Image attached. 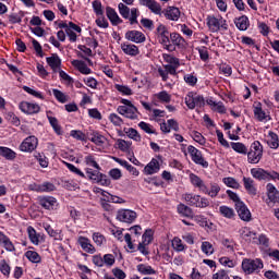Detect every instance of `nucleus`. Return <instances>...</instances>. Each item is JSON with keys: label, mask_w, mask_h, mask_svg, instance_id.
Masks as SVG:
<instances>
[{"label": "nucleus", "mask_w": 279, "mask_h": 279, "mask_svg": "<svg viewBox=\"0 0 279 279\" xmlns=\"http://www.w3.org/2000/svg\"><path fill=\"white\" fill-rule=\"evenodd\" d=\"M157 37L159 40V44L162 45L163 49L167 51L173 52L175 51V46L171 45V33H169V29L167 26L160 24L157 29Z\"/></svg>", "instance_id": "nucleus-1"}, {"label": "nucleus", "mask_w": 279, "mask_h": 279, "mask_svg": "<svg viewBox=\"0 0 279 279\" xmlns=\"http://www.w3.org/2000/svg\"><path fill=\"white\" fill-rule=\"evenodd\" d=\"M86 175L90 182L94 184H101V186H110V179H108V175L100 172L99 169L93 170L90 168H86Z\"/></svg>", "instance_id": "nucleus-2"}, {"label": "nucleus", "mask_w": 279, "mask_h": 279, "mask_svg": "<svg viewBox=\"0 0 279 279\" xmlns=\"http://www.w3.org/2000/svg\"><path fill=\"white\" fill-rule=\"evenodd\" d=\"M247 154V162L250 165H258L263 158V144L260 142L255 141L250 148Z\"/></svg>", "instance_id": "nucleus-3"}, {"label": "nucleus", "mask_w": 279, "mask_h": 279, "mask_svg": "<svg viewBox=\"0 0 279 279\" xmlns=\"http://www.w3.org/2000/svg\"><path fill=\"white\" fill-rule=\"evenodd\" d=\"M119 12L123 19H129L131 25H135L138 23V9L133 8L131 9V16H130V9L123 2L118 4Z\"/></svg>", "instance_id": "nucleus-4"}, {"label": "nucleus", "mask_w": 279, "mask_h": 279, "mask_svg": "<svg viewBox=\"0 0 279 279\" xmlns=\"http://www.w3.org/2000/svg\"><path fill=\"white\" fill-rule=\"evenodd\" d=\"M185 105L190 110H195V108H204V106H206V100L204 99V96L194 95L193 92H190L185 96Z\"/></svg>", "instance_id": "nucleus-5"}, {"label": "nucleus", "mask_w": 279, "mask_h": 279, "mask_svg": "<svg viewBox=\"0 0 279 279\" xmlns=\"http://www.w3.org/2000/svg\"><path fill=\"white\" fill-rule=\"evenodd\" d=\"M263 260L260 259H250L245 258L242 262V269L244 274H254L255 271L258 272L260 269H263Z\"/></svg>", "instance_id": "nucleus-6"}, {"label": "nucleus", "mask_w": 279, "mask_h": 279, "mask_svg": "<svg viewBox=\"0 0 279 279\" xmlns=\"http://www.w3.org/2000/svg\"><path fill=\"white\" fill-rule=\"evenodd\" d=\"M185 202H187L190 206H195L196 208H208V206H210V201L199 195L186 194Z\"/></svg>", "instance_id": "nucleus-7"}, {"label": "nucleus", "mask_w": 279, "mask_h": 279, "mask_svg": "<svg viewBox=\"0 0 279 279\" xmlns=\"http://www.w3.org/2000/svg\"><path fill=\"white\" fill-rule=\"evenodd\" d=\"M136 217V211L132 209H120L117 214L118 221H122V223H134Z\"/></svg>", "instance_id": "nucleus-8"}, {"label": "nucleus", "mask_w": 279, "mask_h": 279, "mask_svg": "<svg viewBox=\"0 0 279 279\" xmlns=\"http://www.w3.org/2000/svg\"><path fill=\"white\" fill-rule=\"evenodd\" d=\"M207 25L210 32H219V29H228V23L222 17L217 19L215 16L207 17Z\"/></svg>", "instance_id": "nucleus-9"}, {"label": "nucleus", "mask_w": 279, "mask_h": 279, "mask_svg": "<svg viewBox=\"0 0 279 279\" xmlns=\"http://www.w3.org/2000/svg\"><path fill=\"white\" fill-rule=\"evenodd\" d=\"M187 151L192 156L193 162H195L196 165H201L202 167H208V161L204 160V157H202V151L195 148V146L190 145L187 147Z\"/></svg>", "instance_id": "nucleus-10"}, {"label": "nucleus", "mask_w": 279, "mask_h": 279, "mask_svg": "<svg viewBox=\"0 0 279 279\" xmlns=\"http://www.w3.org/2000/svg\"><path fill=\"white\" fill-rule=\"evenodd\" d=\"M117 112H119V114H122V117H125L126 119H138V116L136 114V112H138V109H136V107L134 106H119Z\"/></svg>", "instance_id": "nucleus-11"}, {"label": "nucleus", "mask_w": 279, "mask_h": 279, "mask_svg": "<svg viewBox=\"0 0 279 279\" xmlns=\"http://www.w3.org/2000/svg\"><path fill=\"white\" fill-rule=\"evenodd\" d=\"M36 147H38V138L36 136H28L21 144L20 149L21 151H34Z\"/></svg>", "instance_id": "nucleus-12"}, {"label": "nucleus", "mask_w": 279, "mask_h": 279, "mask_svg": "<svg viewBox=\"0 0 279 279\" xmlns=\"http://www.w3.org/2000/svg\"><path fill=\"white\" fill-rule=\"evenodd\" d=\"M235 209L242 221H252V213H250V209L247 206H245V203L235 204Z\"/></svg>", "instance_id": "nucleus-13"}, {"label": "nucleus", "mask_w": 279, "mask_h": 279, "mask_svg": "<svg viewBox=\"0 0 279 279\" xmlns=\"http://www.w3.org/2000/svg\"><path fill=\"white\" fill-rule=\"evenodd\" d=\"M20 110H22V112L25 114H38V112H40V106L37 104L23 101L20 104Z\"/></svg>", "instance_id": "nucleus-14"}, {"label": "nucleus", "mask_w": 279, "mask_h": 279, "mask_svg": "<svg viewBox=\"0 0 279 279\" xmlns=\"http://www.w3.org/2000/svg\"><path fill=\"white\" fill-rule=\"evenodd\" d=\"M37 199L40 206L46 210H53V206H56L58 202L53 196H39Z\"/></svg>", "instance_id": "nucleus-15"}, {"label": "nucleus", "mask_w": 279, "mask_h": 279, "mask_svg": "<svg viewBox=\"0 0 279 279\" xmlns=\"http://www.w3.org/2000/svg\"><path fill=\"white\" fill-rule=\"evenodd\" d=\"M126 40H131V43H145V34L138 31H128L125 33Z\"/></svg>", "instance_id": "nucleus-16"}, {"label": "nucleus", "mask_w": 279, "mask_h": 279, "mask_svg": "<svg viewBox=\"0 0 279 279\" xmlns=\"http://www.w3.org/2000/svg\"><path fill=\"white\" fill-rule=\"evenodd\" d=\"M142 5H146V8L154 12V14H160L162 12V8L156 0H140Z\"/></svg>", "instance_id": "nucleus-17"}, {"label": "nucleus", "mask_w": 279, "mask_h": 279, "mask_svg": "<svg viewBox=\"0 0 279 279\" xmlns=\"http://www.w3.org/2000/svg\"><path fill=\"white\" fill-rule=\"evenodd\" d=\"M160 171V162L157 159H151V161L144 168V173L146 175H154Z\"/></svg>", "instance_id": "nucleus-18"}, {"label": "nucleus", "mask_w": 279, "mask_h": 279, "mask_svg": "<svg viewBox=\"0 0 279 279\" xmlns=\"http://www.w3.org/2000/svg\"><path fill=\"white\" fill-rule=\"evenodd\" d=\"M266 189H267V196L269 202H271L272 204H276V202H279V192L276 189V186L271 183H268Z\"/></svg>", "instance_id": "nucleus-19"}, {"label": "nucleus", "mask_w": 279, "mask_h": 279, "mask_svg": "<svg viewBox=\"0 0 279 279\" xmlns=\"http://www.w3.org/2000/svg\"><path fill=\"white\" fill-rule=\"evenodd\" d=\"M78 245H81L82 250L87 252V254H95V246L90 244V240H88V238L80 236Z\"/></svg>", "instance_id": "nucleus-20"}, {"label": "nucleus", "mask_w": 279, "mask_h": 279, "mask_svg": "<svg viewBox=\"0 0 279 279\" xmlns=\"http://www.w3.org/2000/svg\"><path fill=\"white\" fill-rule=\"evenodd\" d=\"M106 10H107V17L109 19L112 25H121V23H123V20L119 17V14H117V11H114V9L107 7Z\"/></svg>", "instance_id": "nucleus-21"}, {"label": "nucleus", "mask_w": 279, "mask_h": 279, "mask_svg": "<svg viewBox=\"0 0 279 279\" xmlns=\"http://www.w3.org/2000/svg\"><path fill=\"white\" fill-rule=\"evenodd\" d=\"M46 62L52 69V71H58L62 64V60L56 53L51 57H47Z\"/></svg>", "instance_id": "nucleus-22"}, {"label": "nucleus", "mask_w": 279, "mask_h": 279, "mask_svg": "<svg viewBox=\"0 0 279 279\" xmlns=\"http://www.w3.org/2000/svg\"><path fill=\"white\" fill-rule=\"evenodd\" d=\"M251 174L256 180H269V172L263 168H253L251 169Z\"/></svg>", "instance_id": "nucleus-23"}, {"label": "nucleus", "mask_w": 279, "mask_h": 279, "mask_svg": "<svg viewBox=\"0 0 279 279\" xmlns=\"http://www.w3.org/2000/svg\"><path fill=\"white\" fill-rule=\"evenodd\" d=\"M72 64L82 73L83 75H90V68L86 65V62L80 60H73Z\"/></svg>", "instance_id": "nucleus-24"}, {"label": "nucleus", "mask_w": 279, "mask_h": 279, "mask_svg": "<svg viewBox=\"0 0 279 279\" xmlns=\"http://www.w3.org/2000/svg\"><path fill=\"white\" fill-rule=\"evenodd\" d=\"M121 49L124 53H126V56H138L140 53L138 47L132 44H122Z\"/></svg>", "instance_id": "nucleus-25"}, {"label": "nucleus", "mask_w": 279, "mask_h": 279, "mask_svg": "<svg viewBox=\"0 0 279 279\" xmlns=\"http://www.w3.org/2000/svg\"><path fill=\"white\" fill-rule=\"evenodd\" d=\"M113 160L118 162V165H121V167H124V169L129 170V172L132 173V175H138V170H136L134 166L129 165L128 161L120 159L118 157H113Z\"/></svg>", "instance_id": "nucleus-26"}, {"label": "nucleus", "mask_w": 279, "mask_h": 279, "mask_svg": "<svg viewBox=\"0 0 279 279\" xmlns=\"http://www.w3.org/2000/svg\"><path fill=\"white\" fill-rule=\"evenodd\" d=\"M165 16L168 21H178L180 19V9L172 7L166 11Z\"/></svg>", "instance_id": "nucleus-27"}, {"label": "nucleus", "mask_w": 279, "mask_h": 279, "mask_svg": "<svg viewBox=\"0 0 279 279\" xmlns=\"http://www.w3.org/2000/svg\"><path fill=\"white\" fill-rule=\"evenodd\" d=\"M235 25L240 32H245L250 27V20L247 16L243 15L235 20Z\"/></svg>", "instance_id": "nucleus-28"}, {"label": "nucleus", "mask_w": 279, "mask_h": 279, "mask_svg": "<svg viewBox=\"0 0 279 279\" xmlns=\"http://www.w3.org/2000/svg\"><path fill=\"white\" fill-rule=\"evenodd\" d=\"M0 156L7 160H14V158H16V153H14V150L11 148L0 146Z\"/></svg>", "instance_id": "nucleus-29"}, {"label": "nucleus", "mask_w": 279, "mask_h": 279, "mask_svg": "<svg viewBox=\"0 0 279 279\" xmlns=\"http://www.w3.org/2000/svg\"><path fill=\"white\" fill-rule=\"evenodd\" d=\"M178 213L182 215V217H187L192 219L193 217V209L184 204L178 205Z\"/></svg>", "instance_id": "nucleus-30"}, {"label": "nucleus", "mask_w": 279, "mask_h": 279, "mask_svg": "<svg viewBox=\"0 0 279 279\" xmlns=\"http://www.w3.org/2000/svg\"><path fill=\"white\" fill-rule=\"evenodd\" d=\"M27 232H28V239L33 243V245H38L40 243V240H39L38 233H36V229L29 226L27 228Z\"/></svg>", "instance_id": "nucleus-31"}, {"label": "nucleus", "mask_w": 279, "mask_h": 279, "mask_svg": "<svg viewBox=\"0 0 279 279\" xmlns=\"http://www.w3.org/2000/svg\"><path fill=\"white\" fill-rule=\"evenodd\" d=\"M243 182H244V189H246V191L251 193V195H256V187H254V180H252L251 178L244 177Z\"/></svg>", "instance_id": "nucleus-32"}, {"label": "nucleus", "mask_w": 279, "mask_h": 279, "mask_svg": "<svg viewBox=\"0 0 279 279\" xmlns=\"http://www.w3.org/2000/svg\"><path fill=\"white\" fill-rule=\"evenodd\" d=\"M90 136H92L90 142L95 143V145H104V143H106V136L99 134V132L97 131H94L90 134Z\"/></svg>", "instance_id": "nucleus-33"}, {"label": "nucleus", "mask_w": 279, "mask_h": 279, "mask_svg": "<svg viewBox=\"0 0 279 279\" xmlns=\"http://www.w3.org/2000/svg\"><path fill=\"white\" fill-rule=\"evenodd\" d=\"M137 271H140V274H143V276H154V274H156V270H154L151 266H146L145 264H140L137 266Z\"/></svg>", "instance_id": "nucleus-34"}, {"label": "nucleus", "mask_w": 279, "mask_h": 279, "mask_svg": "<svg viewBox=\"0 0 279 279\" xmlns=\"http://www.w3.org/2000/svg\"><path fill=\"white\" fill-rule=\"evenodd\" d=\"M170 43L173 45V47H180L184 45V39L180 36L178 33H171L170 34Z\"/></svg>", "instance_id": "nucleus-35"}, {"label": "nucleus", "mask_w": 279, "mask_h": 279, "mask_svg": "<svg viewBox=\"0 0 279 279\" xmlns=\"http://www.w3.org/2000/svg\"><path fill=\"white\" fill-rule=\"evenodd\" d=\"M268 136L270 137V140H268V145L271 149H278L279 147V140H278V134L274 133V132H269Z\"/></svg>", "instance_id": "nucleus-36"}, {"label": "nucleus", "mask_w": 279, "mask_h": 279, "mask_svg": "<svg viewBox=\"0 0 279 279\" xmlns=\"http://www.w3.org/2000/svg\"><path fill=\"white\" fill-rule=\"evenodd\" d=\"M231 147L238 154H243L244 156L247 154V147L245 146V144L241 142H238V143L232 142Z\"/></svg>", "instance_id": "nucleus-37"}, {"label": "nucleus", "mask_w": 279, "mask_h": 279, "mask_svg": "<svg viewBox=\"0 0 279 279\" xmlns=\"http://www.w3.org/2000/svg\"><path fill=\"white\" fill-rule=\"evenodd\" d=\"M49 123L51 128L54 130L56 134L60 136L62 134V128H60V124H58V119L51 116H48Z\"/></svg>", "instance_id": "nucleus-38"}, {"label": "nucleus", "mask_w": 279, "mask_h": 279, "mask_svg": "<svg viewBox=\"0 0 279 279\" xmlns=\"http://www.w3.org/2000/svg\"><path fill=\"white\" fill-rule=\"evenodd\" d=\"M219 210L220 215H222V217H226L227 219H232V217H234V209L228 206H220Z\"/></svg>", "instance_id": "nucleus-39"}, {"label": "nucleus", "mask_w": 279, "mask_h": 279, "mask_svg": "<svg viewBox=\"0 0 279 279\" xmlns=\"http://www.w3.org/2000/svg\"><path fill=\"white\" fill-rule=\"evenodd\" d=\"M85 165L87 167H94V169H98V171H101V167L99 163H97V160H95V157L93 155H88L85 157Z\"/></svg>", "instance_id": "nucleus-40"}, {"label": "nucleus", "mask_w": 279, "mask_h": 279, "mask_svg": "<svg viewBox=\"0 0 279 279\" xmlns=\"http://www.w3.org/2000/svg\"><path fill=\"white\" fill-rule=\"evenodd\" d=\"M254 114H255V118L258 119L259 121H265V119H271L269 116H267V113H265L262 107H255Z\"/></svg>", "instance_id": "nucleus-41"}, {"label": "nucleus", "mask_w": 279, "mask_h": 279, "mask_svg": "<svg viewBox=\"0 0 279 279\" xmlns=\"http://www.w3.org/2000/svg\"><path fill=\"white\" fill-rule=\"evenodd\" d=\"M242 239L247 243H252V241H256V232L246 229L242 232Z\"/></svg>", "instance_id": "nucleus-42"}, {"label": "nucleus", "mask_w": 279, "mask_h": 279, "mask_svg": "<svg viewBox=\"0 0 279 279\" xmlns=\"http://www.w3.org/2000/svg\"><path fill=\"white\" fill-rule=\"evenodd\" d=\"M125 134L129 136V138H132L133 141H136V143H141V134H138V131L136 129H129Z\"/></svg>", "instance_id": "nucleus-43"}, {"label": "nucleus", "mask_w": 279, "mask_h": 279, "mask_svg": "<svg viewBox=\"0 0 279 279\" xmlns=\"http://www.w3.org/2000/svg\"><path fill=\"white\" fill-rule=\"evenodd\" d=\"M52 93L56 99L60 101V104H66V101H69V98L66 97V95L60 92V89H52Z\"/></svg>", "instance_id": "nucleus-44"}, {"label": "nucleus", "mask_w": 279, "mask_h": 279, "mask_svg": "<svg viewBox=\"0 0 279 279\" xmlns=\"http://www.w3.org/2000/svg\"><path fill=\"white\" fill-rule=\"evenodd\" d=\"M25 256L28 258V260H31V263H40V255H38L35 251H27Z\"/></svg>", "instance_id": "nucleus-45"}, {"label": "nucleus", "mask_w": 279, "mask_h": 279, "mask_svg": "<svg viewBox=\"0 0 279 279\" xmlns=\"http://www.w3.org/2000/svg\"><path fill=\"white\" fill-rule=\"evenodd\" d=\"M154 236V231L151 229H147L144 234L142 235V243H145L146 245H149L151 243Z\"/></svg>", "instance_id": "nucleus-46"}, {"label": "nucleus", "mask_w": 279, "mask_h": 279, "mask_svg": "<svg viewBox=\"0 0 279 279\" xmlns=\"http://www.w3.org/2000/svg\"><path fill=\"white\" fill-rule=\"evenodd\" d=\"M70 136H72V138H75L76 141H86V134H84V132L80 130H72Z\"/></svg>", "instance_id": "nucleus-47"}, {"label": "nucleus", "mask_w": 279, "mask_h": 279, "mask_svg": "<svg viewBox=\"0 0 279 279\" xmlns=\"http://www.w3.org/2000/svg\"><path fill=\"white\" fill-rule=\"evenodd\" d=\"M172 247L175 250V252H184V244L180 238H174L172 240Z\"/></svg>", "instance_id": "nucleus-48"}, {"label": "nucleus", "mask_w": 279, "mask_h": 279, "mask_svg": "<svg viewBox=\"0 0 279 279\" xmlns=\"http://www.w3.org/2000/svg\"><path fill=\"white\" fill-rule=\"evenodd\" d=\"M202 252L206 254L207 256L215 253V248L213 247V244L210 242H203L202 243Z\"/></svg>", "instance_id": "nucleus-49"}, {"label": "nucleus", "mask_w": 279, "mask_h": 279, "mask_svg": "<svg viewBox=\"0 0 279 279\" xmlns=\"http://www.w3.org/2000/svg\"><path fill=\"white\" fill-rule=\"evenodd\" d=\"M109 120L113 125L118 128H120V125H123V119H121V117H119L117 113H111L109 116Z\"/></svg>", "instance_id": "nucleus-50"}, {"label": "nucleus", "mask_w": 279, "mask_h": 279, "mask_svg": "<svg viewBox=\"0 0 279 279\" xmlns=\"http://www.w3.org/2000/svg\"><path fill=\"white\" fill-rule=\"evenodd\" d=\"M65 167H68V169L70 171H72V173L80 175V178H86V174H84V172H82V170L77 169V167H75L73 163L65 162Z\"/></svg>", "instance_id": "nucleus-51"}, {"label": "nucleus", "mask_w": 279, "mask_h": 279, "mask_svg": "<svg viewBox=\"0 0 279 279\" xmlns=\"http://www.w3.org/2000/svg\"><path fill=\"white\" fill-rule=\"evenodd\" d=\"M157 99H159V101H163L165 104H169L171 101V95L163 90L157 94Z\"/></svg>", "instance_id": "nucleus-52"}, {"label": "nucleus", "mask_w": 279, "mask_h": 279, "mask_svg": "<svg viewBox=\"0 0 279 279\" xmlns=\"http://www.w3.org/2000/svg\"><path fill=\"white\" fill-rule=\"evenodd\" d=\"M223 183L227 186H230L231 189H239V182H236V180H234V178H230V177L225 178Z\"/></svg>", "instance_id": "nucleus-53"}, {"label": "nucleus", "mask_w": 279, "mask_h": 279, "mask_svg": "<svg viewBox=\"0 0 279 279\" xmlns=\"http://www.w3.org/2000/svg\"><path fill=\"white\" fill-rule=\"evenodd\" d=\"M193 140L199 145H206V138H204V135L197 131L193 132Z\"/></svg>", "instance_id": "nucleus-54"}, {"label": "nucleus", "mask_w": 279, "mask_h": 279, "mask_svg": "<svg viewBox=\"0 0 279 279\" xmlns=\"http://www.w3.org/2000/svg\"><path fill=\"white\" fill-rule=\"evenodd\" d=\"M130 145H132V143L124 140H118V149L121 151H128L130 149Z\"/></svg>", "instance_id": "nucleus-55"}, {"label": "nucleus", "mask_w": 279, "mask_h": 279, "mask_svg": "<svg viewBox=\"0 0 279 279\" xmlns=\"http://www.w3.org/2000/svg\"><path fill=\"white\" fill-rule=\"evenodd\" d=\"M116 90L121 93L122 95H132V89L129 86L125 85H116Z\"/></svg>", "instance_id": "nucleus-56"}, {"label": "nucleus", "mask_w": 279, "mask_h": 279, "mask_svg": "<svg viewBox=\"0 0 279 279\" xmlns=\"http://www.w3.org/2000/svg\"><path fill=\"white\" fill-rule=\"evenodd\" d=\"M93 8L97 16H104V10L101 9V2L99 0L93 2Z\"/></svg>", "instance_id": "nucleus-57"}, {"label": "nucleus", "mask_w": 279, "mask_h": 279, "mask_svg": "<svg viewBox=\"0 0 279 279\" xmlns=\"http://www.w3.org/2000/svg\"><path fill=\"white\" fill-rule=\"evenodd\" d=\"M220 191H221V187L219 186V184L214 183L210 186V191L208 192V195H210L211 197H217Z\"/></svg>", "instance_id": "nucleus-58"}, {"label": "nucleus", "mask_w": 279, "mask_h": 279, "mask_svg": "<svg viewBox=\"0 0 279 279\" xmlns=\"http://www.w3.org/2000/svg\"><path fill=\"white\" fill-rule=\"evenodd\" d=\"M32 43L37 56H39V58H43L45 54L43 53V46H40V43H38V40L36 39H33Z\"/></svg>", "instance_id": "nucleus-59"}, {"label": "nucleus", "mask_w": 279, "mask_h": 279, "mask_svg": "<svg viewBox=\"0 0 279 279\" xmlns=\"http://www.w3.org/2000/svg\"><path fill=\"white\" fill-rule=\"evenodd\" d=\"M93 241L94 243H96V245H104V241H106V238L99 232H96L93 234Z\"/></svg>", "instance_id": "nucleus-60"}, {"label": "nucleus", "mask_w": 279, "mask_h": 279, "mask_svg": "<svg viewBox=\"0 0 279 279\" xmlns=\"http://www.w3.org/2000/svg\"><path fill=\"white\" fill-rule=\"evenodd\" d=\"M190 180L194 186H197V189L204 183V181L194 173L190 174Z\"/></svg>", "instance_id": "nucleus-61"}, {"label": "nucleus", "mask_w": 279, "mask_h": 279, "mask_svg": "<svg viewBox=\"0 0 279 279\" xmlns=\"http://www.w3.org/2000/svg\"><path fill=\"white\" fill-rule=\"evenodd\" d=\"M109 175L112 178V180H121V170L118 168L111 169L109 171Z\"/></svg>", "instance_id": "nucleus-62"}, {"label": "nucleus", "mask_w": 279, "mask_h": 279, "mask_svg": "<svg viewBox=\"0 0 279 279\" xmlns=\"http://www.w3.org/2000/svg\"><path fill=\"white\" fill-rule=\"evenodd\" d=\"M222 245H223V247H227V250H229V252H234V241H232L230 239H225V240H222Z\"/></svg>", "instance_id": "nucleus-63"}, {"label": "nucleus", "mask_w": 279, "mask_h": 279, "mask_svg": "<svg viewBox=\"0 0 279 279\" xmlns=\"http://www.w3.org/2000/svg\"><path fill=\"white\" fill-rule=\"evenodd\" d=\"M112 274L118 279H125V271L121 270V268H113L112 269Z\"/></svg>", "instance_id": "nucleus-64"}]
</instances>
